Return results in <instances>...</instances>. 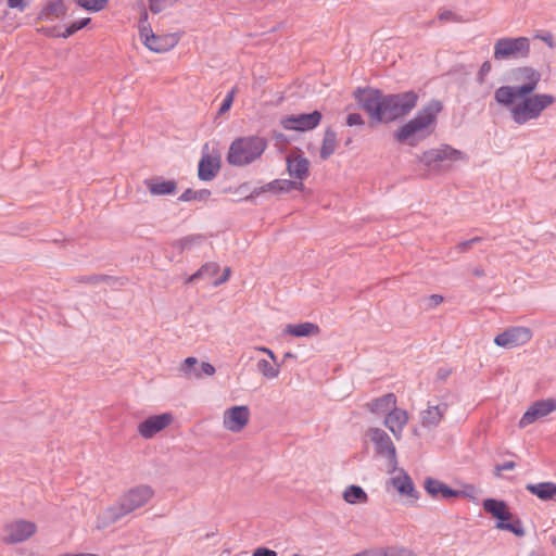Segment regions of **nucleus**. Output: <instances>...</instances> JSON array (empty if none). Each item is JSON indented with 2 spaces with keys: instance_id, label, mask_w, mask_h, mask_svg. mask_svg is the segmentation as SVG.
Returning a JSON list of instances; mask_svg holds the SVG:
<instances>
[{
  "instance_id": "f3484780",
  "label": "nucleus",
  "mask_w": 556,
  "mask_h": 556,
  "mask_svg": "<svg viewBox=\"0 0 556 556\" xmlns=\"http://www.w3.org/2000/svg\"><path fill=\"white\" fill-rule=\"evenodd\" d=\"M197 365H199L198 358L190 356V357H187L186 359H184L179 364L178 370L187 379H192V378L200 379L203 376L211 377V376L215 375L216 370L212 364H210L207 362H203L200 364V370H192V367H194Z\"/></svg>"
},
{
  "instance_id": "20e7f679",
  "label": "nucleus",
  "mask_w": 556,
  "mask_h": 556,
  "mask_svg": "<svg viewBox=\"0 0 556 556\" xmlns=\"http://www.w3.org/2000/svg\"><path fill=\"white\" fill-rule=\"evenodd\" d=\"M556 99L549 93H528L516 96L513 102L508 103L509 113L514 122L525 125L530 121L538 119L542 113L554 105Z\"/></svg>"
},
{
  "instance_id": "a18cd8bd",
  "label": "nucleus",
  "mask_w": 556,
  "mask_h": 556,
  "mask_svg": "<svg viewBox=\"0 0 556 556\" xmlns=\"http://www.w3.org/2000/svg\"><path fill=\"white\" fill-rule=\"evenodd\" d=\"M516 467V464L511 460L509 462H506L504 464H501V465H497L495 467V476L496 477H501L502 475V471H505V470H514Z\"/></svg>"
},
{
  "instance_id": "6ab92c4d",
  "label": "nucleus",
  "mask_w": 556,
  "mask_h": 556,
  "mask_svg": "<svg viewBox=\"0 0 556 556\" xmlns=\"http://www.w3.org/2000/svg\"><path fill=\"white\" fill-rule=\"evenodd\" d=\"M220 168V155L210 154L203 152V155L199 162L198 176L203 181L212 180Z\"/></svg>"
},
{
  "instance_id": "7ed1b4c3",
  "label": "nucleus",
  "mask_w": 556,
  "mask_h": 556,
  "mask_svg": "<svg viewBox=\"0 0 556 556\" xmlns=\"http://www.w3.org/2000/svg\"><path fill=\"white\" fill-rule=\"evenodd\" d=\"M511 80L514 85L502 86L494 92L495 101L503 106H508L516 96L534 92L541 81V73L531 66H520L511 72Z\"/></svg>"
},
{
  "instance_id": "f257e3e1",
  "label": "nucleus",
  "mask_w": 556,
  "mask_h": 556,
  "mask_svg": "<svg viewBox=\"0 0 556 556\" xmlns=\"http://www.w3.org/2000/svg\"><path fill=\"white\" fill-rule=\"evenodd\" d=\"M361 108L376 123H390L407 115L418 102L414 91L383 94L377 89L363 90L357 96Z\"/></svg>"
},
{
  "instance_id": "4d7b16f0",
  "label": "nucleus",
  "mask_w": 556,
  "mask_h": 556,
  "mask_svg": "<svg viewBox=\"0 0 556 556\" xmlns=\"http://www.w3.org/2000/svg\"><path fill=\"white\" fill-rule=\"evenodd\" d=\"M143 25H149L148 12L146 10L141 13L139 28L142 27Z\"/></svg>"
},
{
  "instance_id": "58836bf2",
  "label": "nucleus",
  "mask_w": 556,
  "mask_h": 556,
  "mask_svg": "<svg viewBox=\"0 0 556 556\" xmlns=\"http://www.w3.org/2000/svg\"><path fill=\"white\" fill-rule=\"evenodd\" d=\"M217 268V264L216 263H208V264H205L203 265L198 271H195L193 275H191L188 279H187V283L189 282H192V281H195L197 279H199L200 277L206 275L208 273L210 269H216Z\"/></svg>"
},
{
  "instance_id": "412c9836",
  "label": "nucleus",
  "mask_w": 556,
  "mask_h": 556,
  "mask_svg": "<svg viewBox=\"0 0 556 556\" xmlns=\"http://www.w3.org/2000/svg\"><path fill=\"white\" fill-rule=\"evenodd\" d=\"M397 405V399L394 393H387L366 403L367 410L375 415H384L390 413Z\"/></svg>"
},
{
  "instance_id": "0eeeda50",
  "label": "nucleus",
  "mask_w": 556,
  "mask_h": 556,
  "mask_svg": "<svg viewBox=\"0 0 556 556\" xmlns=\"http://www.w3.org/2000/svg\"><path fill=\"white\" fill-rule=\"evenodd\" d=\"M530 54L528 37H503L495 41L493 56L496 61L526 59Z\"/></svg>"
},
{
  "instance_id": "e2e57ef3",
  "label": "nucleus",
  "mask_w": 556,
  "mask_h": 556,
  "mask_svg": "<svg viewBox=\"0 0 556 556\" xmlns=\"http://www.w3.org/2000/svg\"><path fill=\"white\" fill-rule=\"evenodd\" d=\"M529 556H540V555L536 553H531Z\"/></svg>"
},
{
  "instance_id": "603ef678",
  "label": "nucleus",
  "mask_w": 556,
  "mask_h": 556,
  "mask_svg": "<svg viewBox=\"0 0 556 556\" xmlns=\"http://www.w3.org/2000/svg\"><path fill=\"white\" fill-rule=\"evenodd\" d=\"M10 8L24 9L26 4V0H9L8 1Z\"/></svg>"
},
{
  "instance_id": "052dcab7",
  "label": "nucleus",
  "mask_w": 556,
  "mask_h": 556,
  "mask_svg": "<svg viewBox=\"0 0 556 556\" xmlns=\"http://www.w3.org/2000/svg\"><path fill=\"white\" fill-rule=\"evenodd\" d=\"M552 544L556 547V536L551 538Z\"/></svg>"
},
{
  "instance_id": "a19ab883",
  "label": "nucleus",
  "mask_w": 556,
  "mask_h": 556,
  "mask_svg": "<svg viewBox=\"0 0 556 556\" xmlns=\"http://www.w3.org/2000/svg\"><path fill=\"white\" fill-rule=\"evenodd\" d=\"M49 13L55 14L58 17L63 16L66 12L63 1H55L48 5Z\"/></svg>"
},
{
  "instance_id": "864d4df0",
  "label": "nucleus",
  "mask_w": 556,
  "mask_h": 556,
  "mask_svg": "<svg viewBox=\"0 0 556 556\" xmlns=\"http://www.w3.org/2000/svg\"><path fill=\"white\" fill-rule=\"evenodd\" d=\"M369 556H384L387 554V547L367 549Z\"/></svg>"
},
{
  "instance_id": "79ce46f5",
  "label": "nucleus",
  "mask_w": 556,
  "mask_h": 556,
  "mask_svg": "<svg viewBox=\"0 0 556 556\" xmlns=\"http://www.w3.org/2000/svg\"><path fill=\"white\" fill-rule=\"evenodd\" d=\"M492 70V64L490 61H484L478 72V80L480 84H483L485 80V77L489 75V73Z\"/></svg>"
},
{
  "instance_id": "39448f33",
  "label": "nucleus",
  "mask_w": 556,
  "mask_h": 556,
  "mask_svg": "<svg viewBox=\"0 0 556 556\" xmlns=\"http://www.w3.org/2000/svg\"><path fill=\"white\" fill-rule=\"evenodd\" d=\"M267 148L263 137L248 136L235 139L227 153V162L233 166H245L261 157Z\"/></svg>"
},
{
  "instance_id": "c9c22d12",
  "label": "nucleus",
  "mask_w": 556,
  "mask_h": 556,
  "mask_svg": "<svg viewBox=\"0 0 556 556\" xmlns=\"http://www.w3.org/2000/svg\"><path fill=\"white\" fill-rule=\"evenodd\" d=\"M500 530H506L513 532L517 536L525 534L523 523H495Z\"/></svg>"
},
{
  "instance_id": "b1692460",
  "label": "nucleus",
  "mask_w": 556,
  "mask_h": 556,
  "mask_svg": "<svg viewBox=\"0 0 556 556\" xmlns=\"http://www.w3.org/2000/svg\"><path fill=\"white\" fill-rule=\"evenodd\" d=\"M320 333V328L314 323H302V324H289L283 329V334L291 337H313Z\"/></svg>"
},
{
  "instance_id": "5fc2aeb1",
  "label": "nucleus",
  "mask_w": 556,
  "mask_h": 556,
  "mask_svg": "<svg viewBox=\"0 0 556 556\" xmlns=\"http://www.w3.org/2000/svg\"><path fill=\"white\" fill-rule=\"evenodd\" d=\"M256 350H257V351H260V352H263V353L267 354V355H268V357H269L273 362H276V355H275V353H274L270 349L265 348V346H258V348H256Z\"/></svg>"
},
{
  "instance_id": "72a5a7b5",
  "label": "nucleus",
  "mask_w": 556,
  "mask_h": 556,
  "mask_svg": "<svg viewBox=\"0 0 556 556\" xmlns=\"http://www.w3.org/2000/svg\"><path fill=\"white\" fill-rule=\"evenodd\" d=\"M90 23L89 17L81 18L79 21L73 22L68 27L65 28L64 33L61 34V37L67 38L75 34L76 31L80 30L85 26H87Z\"/></svg>"
},
{
  "instance_id": "4c0bfd02",
  "label": "nucleus",
  "mask_w": 556,
  "mask_h": 556,
  "mask_svg": "<svg viewBox=\"0 0 556 556\" xmlns=\"http://www.w3.org/2000/svg\"><path fill=\"white\" fill-rule=\"evenodd\" d=\"M387 556H414L412 549L403 546H388Z\"/></svg>"
},
{
  "instance_id": "09e8293b",
  "label": "nucleus",
  "mask_w": 556,
  "mask_h": 556,
  "mask_svg": "<svg viewBox=\"0 0 556 556\" xmlns=\"http://www.w3.org/2000/svg\"><path fill=\"white\" fill-rule=\"evenodd\" d=\"M252 556H277V553L267 547H258V548L254 549Z\"/></svg>"
},
{
  "instance_id": "f704fd0d",
  "label": "nucleus",
  "mask_w": 556,
  "mask_h": 556,
  "mask_svg": "<svg viewBox=\"0 0 556 556\" xmlns=\"http://www.w3.org/2000/svg\"><path fill=\"white\" fill-rule=\"evenodd\" d=\"M170 5H172L170 0H150L149 1V9L153 14L162 13Z\"/></svg>"
},
{
  "instance_id": "a211bd4d",
  "label": "nucleus",
  "mask_w": 556,
  "mask_h": 556,
  "mask_svg": "<svg viewBox=\"0 0 556 556\" xmlns=\"http://www.w3.org/2000/svg\"><path fill=\"white\" fill-rule=\"evenodd\" d=\"M409 421V414L407 410L399 408L397 405L395 408L390 410L389 414L384 417L383 425L390 430V432L394 435L396 440L402 438V433L404 428Z\"/></svg>"
},
{
  "instance_id": "2eb2a0df",
  "label": "nucleus",
  "mask_w": 556,
  "mask_h": 556,
  "mask_svg": "<svg viewBox=\"0 0 556 556\" xmlns=\"http://www.w3.org/2000/svg\"><path fill=\"white\" fill-rule=\"evenodd\" d=\"M36 530V523H5L2 541L7 544L21 543L34 535Z\"/></svg>"
},
{
  "instance_id": "4be33fe9",
  "label": "nucleus",
  "mask_w": 556,
  "mask_h": 556,
  "mask_svg": "<svg viewBox=\"0 0 556 556\" xmlns=\"http://www.w3.org/2000/svg\"><path fill=\"white\" fill-rule=\"evenodd\" d=\"M425 489L432 497L440 500L458 497L464 494L463 491L453 490L445 483L431 478L425 481Z\"/></svg>"
},
{
  "instance_id": "7c9ffc66",
  "label": "nucleus",
  "mask_w": 556,
  "mask_h": 556,
  "mask_svg": "<svg viewBox=\"0 0 556 556\" xmlns=\"http://www.w3.org/2000/svg\"><path fill=\"white\" fill-rule=\"evenodd\" d=\"M257 370L266 379H275L280 374V364L276 362H269L267 359H260L257 362Z\"/></svg>"
},
{
  "instance_id": "e433bc0d",
  "label": "nucleus",
  "mask_w": 556,
  "mask_h": 556,
  "mask_svg": "<svg viewBox=\"0 0 556 556\" xmlns=\"http://www.w3.org/2000/svg\"><path fill=\"white\" fill-rule=\"evenodd\" d=\"M420 162L427 166H432L440 163L437 149L425 151L420 156Z\"/></svg>"
},
{
  "instance_id": "0e129e2a",
  "label": "nucleus",
  "mask_w": 556,
  "mask_h": 556,
  "mask_svg": "<svg viewBox=\"0 0 556 556\" xmlns=\"http://www.w3.org/2000/svg\"><path fill=\"white\" fill-rule=\"evenodd\" d=\"M192 370H200V367L197 368V366L192 367Z\"/></svg>"
},
{
  "instance_id": "9b49d317",
  "label": "nucleus",
  "mask_w": 556,
  "mask_h": 556,
  "mask_svg": "<svg viewBox=\"0 0 556 556\" xmlns=\"http://www.w3.org/2000/svg\"><path fill=\"white\" fill-rule=\"evenodd\" d=\"M173 421L174 416L170 413L153 415L138 424L137 432L143 439H152L154 435L169 427Z\"/></svg>"
},
{
  "instance_id": "ddd939ff",
  "label": "nucleus",
  "mask_w": 556,
  "mask_h": 556,
  "mask_svg": "<svg viewBox=\"0 0 556 556\" xmlns=\"http://www.w3.org/2000/svg\"><path fill=\"white\" fill-rule=\"evenodd\" d=\"M556 410V400L546 399L532 403L519 420V427L525 428Z\"/></svg>"
},
{
  "instance_id": "c85d7f7f",
  "label": "nucleus",
  "mask_w": 556,
  "mask_h": 556,
  "mask_svg": "<svg viewBox=\"0 0 556 556\" xmlns=\"http://www.w3.org/2000/svg\"><path fill=\"white\" fill-rule=\"evenodd\" d=\"M343 498L349 504H363L368 501L367 493L358 485H349L343 491Z\"/></svg>"
},
{
  "instance_id": "13d9d810",
  "label": "nucleus",
  "mask_w": 556,
  "mask_h": 556,
  "mask_svg": "<svg viewBox=\"0 0 556 556\" xmlns=\"http://www.w3.org/2000/svg\"><path fill=\"white\" fill-rule=\"evenodd\" d=\"M71 556H99V555L91 554V553H79V554H71Z\"/></svg>"
},
{
  "instance_id": "9d476101",
  "label": "nucleus",
  "mask_w": 556,
  "mask_h": 556,
  "mask_svg": "<svg viewBox=\"0 0 556 556\" xmlns=\"http://www.w3.org/2000/svg\"><path fill=\"white\" fill-rule=\"evenodd\" d=\"M532 339V331L522 326L510 327L494 338V343L504 349L527 344Z\"/></svg>"
},
{
  "instance_id": "c03bdc74",
  "label": "nucleus",
  "mask_w": 556,
  "mask_h": 556,
  "mask_svg": "<svg viewBox=\"0 0 556 556\" xmlns=\"http://www.w3.org/2000/svg\"><path fill=\"white\" fill-rule=\"evenodd\" d=\"M481 239L479 237L472 238L467 241H463L456 245V250L460 253L468 251L475 243L479 242Z\"/></svg>"
},
{
  "instance_id": "6e6d98bb",
  "label": "nucleus",
  "mask_w": 556,
  "mask_h": 556,
  "mask_svg": "<svg viewBox=\"0 0 556 556\" xmlns=\"http://www.w3.org/2000/svg\"><path fill=\"white\" fill-rule=\"evenodd\" d=\"M430 301L432 302L433 305H439L443 302V296L439 294H433L430 296Z\"/></svg>"
},
{
  "instance_id": "473e14b6",
  "label": "nucleus",
  "mask_w": 556,
  "mask_h": 556,
  "mask_svg": "<svg viewBox=\"0 0 556 556\" xmlns=\"http://www.w3.org/2000/svg\"><path fill=\"white\" fill-rule=\"evenodd\" d=\"M77 5L80 8L90 11V12H100L106 8L109 0H75Z\"/></svg>"
},
{
  "instance_id": "ea45409f",
  "label": "nucleus",
  "mask_w": 556,
  "mask_h": 556,
  "mask_svg": "<svg viewBox=\"0 0 556 556\" xmlns=\"http://www.w3.org/2000/svg\"><path fill=\"white\" fill-rule=\"evenodd\" d=\"M210 194L211 193L208 190H202L201 192H195V191L188 189L181 194L180 200L181 201H191V200H194L198 198H201V199L207 198Z\"/></svg>"
},
{
  "instance_id": "bb28decb",
  "label": "nucleus",
  "mask_w": 556,
  "mask_h": 556,
  "mask_svg": "<svg viewBox=\"0 0 556 556\" xmlns=\"http://www.w3.org/2000/svg\"><path fill=\"white\" fill-rule=\"evenodd\" d=\"M146 186L153 195H167L176 191V182L174 180H164L162 178L146 180Z\"/></svg>"
},
{
  "instance_id": "49530a36",
  "label": "nucleus",
  "mask_w": 556,
  "mask_h": 556,
  "mask_svg": "<svg viewBox=\"0 0 556 556\" xmlns=\"http://www.w3.org/2000/svg\"><path fill=\"white\" fill-rule=\"evenodd\" d=\"M346 124L349 126H358V125H363L364 121H363V118H362V116L359 114L351 113V114L348 115Z\"/></svg>"
},
{
  "instance_id": "de8ad7c7",
  "label": "nucleus",
  "mask_w": 556,
  "mask_h": 556,
  "mask_svg": "<svg viewBox=\"0 0 556 556\" xmlns=\"http://www.w3.org/2000/svg\"><path fill=\"white\" fill-rule=\"evenodd\" d=\"M233 93L235 91H230L227 97L225 98L222 106H220V112L224 113V112H227L231 105H232V102H233Z\"/></svg>"
},
{
  "instance_id": "3c124183",
  "label": "nucleus",
  "mask_w": 556,
  "mask_h": 556,
  "mask_svg": "<svg viewBox=\"0 0 556 556\" xmlns=\"http://www.w3.org/2000/svg\"><path fill=\"white\" fill-rule=\"evenodd\" d=\"M230 274H231V269H230L229 267H226V268L224 269V275H223V277H222L220 279L216 280V281L214 282V286H219V285H222V283L226 282V281L229 279Z\"/></svg>"
},
{
  "instance_id": "2f4dec72",
  "label": "nucleus",
  "mask_w": 556,
  "mask_h": 556,
  "mask_svg": "<svg viewBox=\"0 0 556 556\" xmlns=\"http://www.w3.org/2000/svg\"><path fill=\"white\" fill-rule=\"evenodd\" d=\"M437 151L440 163L444 161H458L464 159V153L462 151L453 149L448 146L441 147L437 149Z\"/></svg>"
},
{
  "instance_id": "bf43d9fd",
  "label": "nucleus",
  "mask_w": 556,
  "mask_h": 556,
  "mask_svg": "<svg viewBox=\"0 0 556 556\" xmlns=\"http://www.w3.org/2000/svg\"><path fill=\"white\" fill-rule=\"evenodd\" d=\"M218 270H219V266L217 265L216 269H210L206 275H216L218 273Z\"/></svg>"
},
{
  "instance_id": "cd10ccee",
  "label": "nucleus",
  "mask_w": 556,
  "mask_h": 556,
  "mask_svg": "<svg viewBox=\"0 0 556 556\" xmlns=\"http://www.w3.org/2000/svg\"><path fill=\"white\" fill-rule=\"evenodd\" d=\"M526 489L542 501H556V484L553 482L527 484Z\"/></svg>"
},
{
  "instance_id": "8fccbe9b",
  "label": "nucleus",
  "mask_w": 556,
  "mask_h": 556,
  "mask_svg": "<svg viewBox=\"0 0 556 556\" xmlns=\"http://www.w3.org/2000/svg\"><path fill=\"white\" fill-rule=\"evenodd\" d=\"M535 38L541 39L542 41H544L551 48H554V46H555L554 45L553 35L549 34V33H546L545 35H542V36H535Z\"/></svg>"
},
{
  "instance_id": "680f3d73",
  "label": "nucleus",
  "mask_w": 556,
  "mask_h": 556,
  "mask_svg": "<svg viewBox=\"0 0 556 556\" xmlns=\"http://www.w3.org/2000/svg\"><path fill=\"white\" fill-rule=\"evenodd\" d=\"M292 355L291 353H286L285 357L290 358Z\"/></svg>"
},
{
  "instance_id": "f8f14e48",
  "label": "nucleus",
  "mask_w": 556,
  "mask_h": 556,
  "mask_svg": "<svg viewBox=\"0 0 556 556\" xmlns=\"http://www.w3.org/2000/svg\"><path fill=\"white\" fill-rule=\"evenodd\" d=\"M321 121V113L314 111L308 114L288 115L280 124L287 130L308 131L316 128Z\"/></svg>"
},
{
  "instance_id": "c756f323",
  "label": "nucleus",
  "mask_w": 556,
  "mask_h": 556,
  "mask_svg": "<svg viewBox=\"0 0 556 556\" xmlns=\"http://www.w3.org/2000/svg\"><path fill=\"white\" fill-rule=\"evenodd\" d=\"M337 148V135L331 129L325 131L323 143L320 148V157L323 160L328 159Z\"/></svg>"
},
{
  "instance_id": "6e6552de",
  "label": "nucleus",
  "mask_w": 556,
  "mask_h": 556,
  "mask_svg": "<svg viewBox=\"0 0 556 556\" xmlns=\"http://www.w3.org/2000/svg\"><path fill=\"white\" fill-rule=\"evenodd\" d=\"M140 39L152 52L164 53L177 46L179 39L174 34L155 35L150 25L140 27Z\"/></svg>"
},
{
  "instance_id": "dca6fc26",
  "label": "nucleus",
  "mask_w": 556,
  "mask_h": 556,
  "mask_svg": "<svg viewBox=\"0 0 556 556\" xmlns=\"http://www.w3.org/2000/svg\"><path fill=\"white\" fill-rule=\"evenodd\" d=\"M287 172L292 180L303 182L309 174V161L300 152L291 151L287 156Z\"/></svg>"
},
{
  "instance_id": "5701e85b",
  "label": "nucleus",
  "mask_w": 556,
  "mask_h": 556,
  "mask_svg": "<svg viewBox=\"0 0 556 556\" xmlns=\"http://www.w3.org/2000/svg\"><path fill=\"white\" fill-rule=\"evenodd\" d=\"M391 483L401 496L410 501L417 498L413 480L406 472L401 471L396 477L392 478Z\"/></svg>"
},
{
  "instance_id": "1a4fd4ad",
  "label": "nucleus",
  "mask_w": 556,
  "mask_h": 556,
  "mask_svg": "<svg viewBox=\"0 0 556 556\" xmlns=\"http://www.w3.org/2000/svg\"><path fill=\"white\" fill-rule=\"evenodd\" d=\"M250 417V408L247 405L231 406L223 413V427L231 433H239L249 425Z\"/></svg>"
},
{
  "instance_id": "f03ea898",
  "label": "nucleus",
  "mask_w": 556,
  "mask_h": 556,
  "mask_svg": "<svg viewBox=\"0 0 556 556\" xmlns=\"http://www.w3.org/2000/svg\"><path fill=\"white\" fill-rule=\"evenodd\" d=\"M442 109L443 105L441 101H430L414 118L397 128L394 134L395 139L400 142L416 146L434 130L437 116Z\"/></svg>"
},
{
  "instance_id": "a878e982",
  "label": "nucleus",
  "mask_w": 556,
  "mask_h": 556,
  "mask_svg": "<svg viewBox=\"0 0 556 556\" xmlns=\"http://www.w3.org/2000/svg\"><path fill=\"white\" fill-rule=\"evenodd\" d=\"M483 508L486 513H489L493 518H496L498 521H508L511 518L509 509L505 502L497 500H485L483 503Z\"/></svg>"
},
{
  "instance_id": "4468645a",
  "label": "nucleus",
  "mask_w": 556,
  "mask_h": 556,
  "mask_svg": "<svg viewBox=\"0 0 556 556\" xmlns=\"http://www.w3.org/2000/svg\"><path fill=\"white\" fill-rule=\"evenodd\" d=\"M366 435L376 445L378 453L386 455L395 466L396 450L389 434L380 428H369Z\"/></svg>"
},
{
  "instance_id": "37998d69",
  "label": "nucleus",
  "mask_w": 556,
  "mask_h": 556,
  "mask_svg": "<svg viewBox=\"0 0 556 556\" xmlns=\"http://www.w3.org/2000/svg\"><path fill=\"white\" fill-rule=\"evenodd\" d=\"M438 18L441 21V22H459V18L456 16L455 13H453L452 11L450 10H444V11H441L438 15Z\"/></svg>"
},
{
  "instance_id": "aec40b11",
  "label": "nucleus",
  "mask_w": 556,
  "mask_h": 556,
  "mask_svg": "<svg viewBox=\"0 0 556 556\" xmlns=\"http://www.w3.org/2000/svg\"><path fill=\"white\" fill-rule=\"evenodd\" d=\"M448 405L445 402L430 404L420 413L421 425L424 427H437L447 412Z\"/></svg>"
},
{
  "instance_id": "423d86ee",
  "label": "nucleus",
  "mask_w": 556,
  "mask_h": 556,
  "mask_svg": "<svg viewBox=\"0 0 556 556\" xmlns=\"http://www.w3.org/2000/svg\"><path fill=\"white\" fill-rule=\"evenodd\" d=\"M155 495L153 486L139 484L127 490L112 507L116 518H121L146 506Z\"/></svg>"
},
{
  "instance_id": "393cba45",
  "label": "nucleus",
  "mask_w": 556,
  "mask_h": 556,
  "mask_svg": "<svg viewBox=\"0 0 556 556\" xmlns=\"http://www.w3.org/2000/svg\"><path fill=\"white\" fill-rule=\"evenodd\" d=\"M293 190L303 191L304 185L301 181L292 179H276L267 184L263 191H270L273 193H289Z\"/></svg>"
}]
</instances>
